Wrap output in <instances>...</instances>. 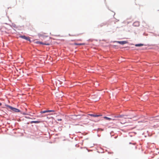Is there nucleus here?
Returning a JSON list of instances; mask_svg holds the SVG:
<instances>
[{"label":"nucleus","mask_w":159,"mask_h":159,"mask_svg":"<svg viewBox=\"0 0 159 159\" xmlns=\"http://www.w3.org/2000/svg\"><path fill=\"white\" fill-rule=\"evenodd\" d=\"M7 107L9 109H11V110H12V111H13L15 112H19L20 111V110L19 109L16 108H14V107H13L11 106H10L7 105Z\"/></svg>","instance_id":"1"},{"label":"nucleus","mask_w":159,"mask_h":159,"mask_svg":"<svg viewBox=\"0 0 159 159\" xmlns=\"http://www.w3.org/2000/svg\"><path fill=\"white\" fill-rule=\"evenodd\" d=\"M46 34L45 33H40L38 34V35L39 37L41 38V39H44L45 38L48 37V36L46 35Z\"/></svg>","instance_id":"2"},{"label":"nucleus","mask_w":159,"mask_h":159,"mask_svg":"<svg viewBox=\"0 0 159 159\" xmlns=\"http://www.w3.org/2000/svg\"><path fill=\"white\" fill-rule=\"evenodd\" d=\"M36 43L37 44H40L47 45H49L50 44V43H49L46 42L44 43H43L41 42L37 41Z\"/></svg>","instance_id":"3"},{"label":"nucleus","mask_w":159,"mask_h":159,"mask_svg":"<svg viewBox=\"0 0 159 159\" xmlns=\"http://www.w3.org/2000/svg\"><path fill=\"white\" fill-rule=\"evenodd\" d=\"M19 37L22 39H26L27 40L30 41V40L29 38L26 37L25 35H21L19 36Z\"/></svg>","instance_id":"4"},{"label":"nucleus","mask_w":159,"mask_h":159,"mask_svg":"<svg viewBox=\"0 0 159 159\" xmlns=\"http://www.w3.org/2000/svg\"><path fill=\"white\" fill-rule=\"evenodd\" d=\"M133 25L134 26H139V21H135L133 24Z\"/></svg>","instance_id":"5"},{"label":"nucleus","mask_w":159,"mask_h":159,"mask_svg":"<svg viewBox=\"0 0 159 159\" xmlns=\"http://www.w3.org/2000/svg\"><path fill=\"white\" fill-rule=\"evenodd\" d=\"M89 115L93 116V117H97L98 116H102L101 115H94V114H89Z\"/></svg>","instance_id":"6"},{"label":"nucleus","mask_w":159,"mask_h":159,"mask_svg":"<svg viewBox=\"0 0 159 159\" xmlns=\"http://www.w3.org/2000/svg\"><path fill=\"white\" fill-rule=\"evenodd\" d=\"M117 43L120 44H124L127 43L126 41H118Z\"/></svg>","instance_id":"7"},{"label":"nucleus","mask_w":159,"mask_h":159,"mask_svg":"<svg viewBox=\"0 0 159 159\" xmlns=\"http://www.w3.org/2000/svg\"><path fill=\"white\" fill-rule=\"evenodd\" d=\"M103 118L105 119L106 120H115V119H111V118L108 117H106V116H104V117H103Z\"/></svg>","instance_id":"8"},{"label":"nucleus","mask_w":159,"mask_h":159,"mask_svg":"<svg viewBox=\"0 0 159 159\" xmlns=\"http://www.w3.org/2000/svg\"><path fill=\"white\" fill-rule=\"evenodd\" d=\"M40 122L39 121H31L30 123L31 124H32L33 123H39Z\"/></svg>","instance_id":"9"},{"label":"nucleus","mask_w":159,"mask_h":159,"mask_svg":"<svg viewBox=\"0 0 159 159\" xmlns=\"http://www.w3.org/2000/svg\"><path fill=\"white\" fill-rule=\"evenodd\" d=\"M143 44H136L135 45V46L136 47H141L142 46H143Z\"/></svg>","instance_id":"10"},{"label":"nucleus","mask_w":159,"mask_h":159,"mask_svg":"<svg viewBox=\"0 0 159 159\" xmlns=\"http://www.w3.org/2000/svg\"><path fill=\"white\" fill-rule=\"evenodd\" d=\"M84 44H85L84 43H74V45H84Z\"/></svg>","instance_id":"11"},{"label":"nucleus","mask_w":159,"mask_h":159,"mask_svg":"<svg viewBox=\"0 0 159 159\" xmlns=\"http://www.w3.org/2000/svg\"><path fill=\"white\" fill-rule=\"evenodd\" d=\"M47 112H48L47 110V111H41L40 112V113H47Z\"/></svg>","instance_id":"12"},{"label":"nucleus","mask_w":159,"mask_h":159,"mask_svg":"<svg viewBox=\"0 0 159 159\" xmlns=\"http://www.w3.org/2000/svg\"><path fill=\"white\" fill-rule=\"evenodd\" d=\"M47 111H48V112H51V111H52V110H47Z\"/></svg>","instance_id":"13"},{"label":"nucleus","mask_w":159,"mask_h":159,"mask_svg":"<svg viewBox=\"0 0 159 159\" xmlns=\"http://www.w3.org/2000/svg\"><path fill=\"white\" fill-rule=\"evenodd\" d=\"M122 116V115H120V116H117L116 117H122V116Z\"/></svg>","instance_id":"14"},{"label":"nucleus","mask_w":159,"mask_h":159,"mask_svg":"<svg viewBox=\"0 0 159 159\" xmlns=\"http://www.w3.org/2000/svg\"><path fill=\"white\" fill-rule=\"evenodd\" d=\"M2 105V103L0 102V106Z\"/></svg>","instance_id":"15"},{"label":"nucleus","mask_w":159,"mask_h":159,"mask_svg":"<svg viewBox=\"0 0 159 159\" xmlns=\"http://www.w3.org/2000/svg\"><path fill=\"white\" fill-rule=\"evenodd\" d=\"M61 120V119H59V120Z\"/></svg>","instance_id":"16"},{"label":"nucleus","mask_w":159,"mask_h":159,"mask_svg":"<svg viewBox=\"0 0 159 159\" xmlns=\"http://www.w3.org/2000/svg\"><path fill=\"white\" fill-rule=\"evenodd\" d=\"M79 35H75V36H78Z\"/></svg>","instance_id":"17"},{"label":"nucleus","mask_w":159,"mask_h":159,"mask_svg":"<svg viewBox=\"0 0 159 159\" xmlns=\"http://www.w3.org/2000/svg\"><path fill=\"white\" fill-rule=\"evenodd\" d=\"M49 40H50V39L49 38Z\"/></svg>","instance_id":"18"}]
</instances>
